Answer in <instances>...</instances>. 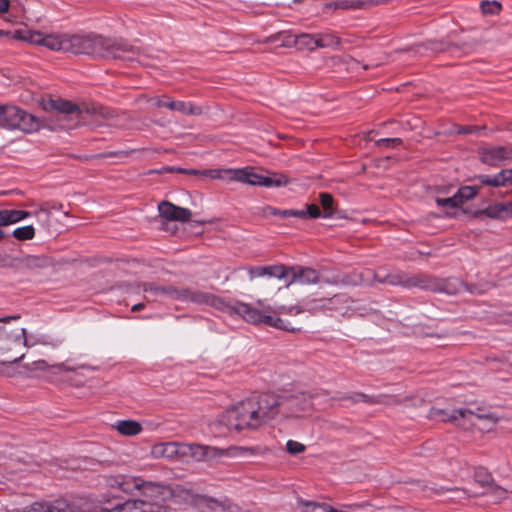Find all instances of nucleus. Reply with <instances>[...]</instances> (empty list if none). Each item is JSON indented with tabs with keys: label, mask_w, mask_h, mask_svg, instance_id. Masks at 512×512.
I'll use <instances>...</instances> for the list:
<instances>
[{
	"label": "nucleus",
	"mask_w": 512,
	"mask_h": 512,
	"mask_svg": "<svg viewBox=\"0 0 512 512\" xmlns=\"http://www.w3.org/2000/svg\"><path fill=\"white\" fill-rule=\"evenodd\" d=\"M12 236L19 241L31 240L35 237V229L32 225L18 227L13 230Z\"/></svg>",
	"instance_id": "2f4dec72"
},
{
	"label": "nucleus",
	"mask_w": 512,
	"mask_h": 512,
	"mask_svg": "<svg viewBox=\"0 0 512 512\" xmlns=\"http://www.w3.org/2000/svg\"><path fill=\"white\" fill-rule=\"evenodd\" d=\"M402 140L400 138H381L375 142L377 146L384 147H395L396 145L401 144Z\"/></svg>",
	"instance_id": "a18cd8bd"
},
{
	"label": "nucleus",
	"mask_w": 512,
	"mask_h": 512,
	"mask_svg": "<svg viewBox=\"0 0 512 512\" xmlns=\"http://www.w3.org/2000/svg\"><path fill=\"white\" fill-rule=\"evenodd\" d=\"M507 176V169H503L495 175H480L478 179L482 184L500 187L508 185Z\"/></svg>",
	"instance_id": "c85d7f7f"
},
{
	"label": "nucleus",
	"mask_w": 512,
	"mask_h": 512,
	"mask_svg": "<svg viewBox=\"0 0 512 512\" xmlns=\"http://www.w3.org/2000/svg\"><path fill=\"white\" fill-rule=\"evenodd\" d=\"M275 418H299L310 413L313 407L312 396L304 391L276 396Z\"/></svg>",
	"instance_id": "0eeeda50"
},
{
	"label": "nucleus",
	"mask_w": 512,
	"mask_h": 512,
	"mask_svg": "<svg viewBox=\"0 0 512 512\" xmlns=\"http://www.w3.org/2000/svg\"><path fill=\"white\" fill-rule=\"evenodd\" d=\"M24 356H25L24 354H21L19 357L14 358V359H12L10 361L13 362V363L19 362L20 360H22L24 358Z\"/></svg>",
	"instance_id": "052dcab7"
},
{
	"label": "nucleus",
	"mask_w": 512,
	"mask_h": 512,
	"mask_svg": "<svg viewBox=\"0 0 512 512\" xmlns=\"http://www.w3.org/2000/svg\"><path fill=\"white\" fill-rule=\"evenodd\" d=\"M0 127L8 130H21L26 133L36 131L39 123L36 118L14 105L0 106Z\"/></svg>",
	"instance_id": "6e6552de"
},
{
	"label": "nucleus",
	"mask_w": 512,
	"mask_h": 512,
	"mask_svg": "<svg viewBox=\"0 0 512 512\" xmlns=\"http://www.w3.org/2000/svg\"><path fill=\"white\" fill-rule=\"evenodd\" d=\"M475 480L483 486L489 485L492 482L491 475L484 468L476 470Z\"/></svg>",
	"instance_id": "37998d69"
},
{
	"label": "nucleus",
	"mask_w": 512,
	"mask_h": 512,
	"mask_svg": "<svg viewBox=\"0 0 512 512\" xmlns=\"http://www.w3.org/2000/svg\"><path fill=\"white\" fill-rule=\"evenodd\" d=\"M306 446L295 440H288L286 443V450L291 455H297L304 452Z\"/></svg>",
	"instance_id": "79ce46f5"
},
{
	"label": "nucleus",
	"mask_w": 512,
	"mask_h": 512,
	"mask_svg": "<svg viewBox=\"0 0 512 512\" xmlns=\"http://www.w3.org/2000/svg\"><path fill=\"white\" fill-rule=\"evenodd\" d=\"M361 3L359 1H350V0H340L336 2L327 3L325 5L326 9H341V10H349V9H358L360 8Z\"/></svg>",
	"instance_id": "c9c22d12"
},
{
	"label": "nucleus",
	"mask_w": 512,
	"mask_h": 512,
	"mask_svg": "<svg viewBox=\"0 0 512 512\" xmlns=\"http://www.w3.org/2000/svg\"><path fill=\"white\" fill-rule=\"evenodd\" d=\"M107 485L136 498L117 504L106 512H173L169 504L170 490L164 486L130 475L110 476Z\"/></svg>",
	"instance_id": "f257e3e1"
},
{
	"label": "nucleus",
	"mask_w": 512,
	"mask_h": 512,
	"mask_svg": "<svg viewBox=\"0 0 512 512\" xmlns=\"http://www.w3.org/2000/svg\"><path fill=\"white\" fill-rule=\"evenodd\" d=\"M352 400L354 402H359V401H364L366 402L367 401V396L364 395V394H361V393H357L355 394L353 397H352Z\"/></svg>",
	"instance_id": "6e6d98bb"
},
{
	"label": "nucleus",
	"mask_w": 512,
	"mask_h": 512,
	"mask_svg": "<svg viewBox=\"0 0 512 512\" xmlns=\"http://www.w3.org/2000/svg\"><path fill=\"white\" fill-rule=\"evenodd\" d=\"M504 206H505L506 217L508 219V218L512 217V201L504 202Z\"/></svg>",
	"instance_id": "864d4df0"
},
{
	"label": "nucleus",
	"mask_w": 512,
	"mask_h": 512,
	"mask_svg": "<svg viewBox=\"0 0 512 512\" xmlns=\"http://www.w3.org/2000/svg\"><path fill=\"white\" fill-rule=\"evenodd\" d=\"M180 453L191 456L195 461H204L208 458L222 456L225 450L202 444H182L180 445Z\"/></svg>",
	"instance_id": "dca6fc26"
},
{
	"label": "nucleus",
	"mask_w": 512,
	"mask_h": 512,
	"mask_svg": "<svg viewBox=\"0 0 512 512\" xmlns=\"http://www.w3.org/2000/svg\"><path fill=\"white\" fill-rule=\"evenodd\" d=\"M249 278L268 276L270 278L283 279L289 276V271L284 265L257 266L248 269Z\"/></svg>",
	"instance_id": "aec40b11"
},
{
	"label": "nucleus",
	"mask_w": 512,
	"mask_h": 512,
	"mask_svg": "<svg viewBox=\"0 0 512 512\" xmlns=\"http://www.w3.org/2000/svg\"><path fill=\"white\" fill-rule=\"evenodd\" d=\"M11 338V342L13 343H21L25 347H33L35 345H44L57 347L59 342L47 335H38V336H26V329L20 328L16 332H12V335H9Z\"/></svg>",
	"instance_id": "f3484780"
},
{
	"label": "nucleus",
	"mask_w": 512,
	"mask_h": 512,
	"mask_svg": "<svg viewBox=\"0 0 512 512\" xmlns=\"http://www.w3.org/2000/svg\"><path fill=\"white\" fill-rule=\"evenodd\" d=\"M265 215L278 216L280 218L296 217V215H302L298 213L297 209H277L272 206H266L264 208Z\"/></svg>",
	"instance_id": "72a5a7b5"
},
{
	"label": "nucleus",
	"mask_w": 512,
	"mask_h": 512,
	"mask_svg": "<svg viewBox=\"0 0 512 512\" xmlns=\"http://www.w3.org/2000/svg\"><path fill=\"white\" fill-rule=\"evenodd\" d=\"M15 38H20L34 45H42L52 51L67 52V33L44 34L39 31H16Z\"/></svg>",
	"instance_id": "1a4fd4ad"
},
{
	"label": "nucleus",
	"mask_w": 512,
	"mask_h": 512,
	"mask_svg": "<svg viewBox=\"0 0 512 512\" xmlns=\"http://www.w3.org/2000/svg\"><path fill=\"white\" fill-rule=\"evenodd\" d=\"M228 451L238 452L240 454H255V448H245V447H232L228 449Z\"/></svg>",
	"instance_id": "09e8293b"
},
{
	"label": "nucleus",
	"mask_w": 512,
	"mask_h": 512,
	"mask_svg": "<svg viewBox=\"0 0 512 512\" xmlns=\"http://www.w3.org/2000/svg\"><path fill=\"white\" fill-rule=\"evenodd\" d=\"M34 215H35L39 220L46 221V220H48V219H49V217H50V212H49L47 209H45V208L41 207V208H39L38 210H36V211L34 212Z\"/></svg>",
	"instance_id": "de8ad7c7"
},
{
	"label": "nucleus",
	"mask_w": 512,
	"mask_h": 512,
	"mask_svg": "<svg viewBox=\"0 0 512 512\" xmlns=\"http://www.w3.org/2000/svg\"><path fill=\"white\" fill-rule=\"evenodd\" d=\"M482 130H483V128H480V127H464L459 130V133L469 134V133H473L474 131L480 132Z\"/></svg>",
	"instance_id": "603ef678"
},
{
	"label": "nucleus",
	"mask_w": 512,
	"mask_h": 512,
	"mask_svg": "<svg viewBox=\"0 0 512 512\" xmlns=\"http://www.w3.org/2000/svg\"><path fill=\"white\" fill-rule=\"evenodd\" d=\"M10 36H12V38L16 39L14 37L15 33L12 35V33L10 31L0 30V37H10Z\"/></svg>",
	"instance_id": "13d9d810"
},
{
	"label": "nucleus",
	"mask_w": 512,
	"mask_h": 512,
	"mask_svg": "<svg viewBox=\"0 0 512 512\" xmlns=\"http://www.w3.org/2000/svg\"><path fill=\"white\" fill-rule=\"evenodd\" d=\"M492 494L495 498L501 500V499L505 498L507 491L505 489L497 486V487L493 488Z\"/></svg>",
	"instance_id": "8fccbe9b"
},
{
	"label": "nucleus",
	"mask_w": 512,
	"mask_h": 512,
	"mask_svg": "<svg viewBox=\"0 0 512 512\" xmlns=\"http://www.w3.org/2000/svg\"><path fill=\"white\" fill-rule=\"evenodd\" d=\"M265 318H266L265 325H268V326H271V327H274L277 329H281V330H286V331L294 330V328L290 326L289 322L281 319L280 317L271 315L270 312H268L267 317H265Z\"/></svg>",
	"instance_id": "f704fd0d"
},
{
	"label": "nucleus",
	"mask_w": 512,
	"mask_h": 512,
	"mask_svg": "<svg viewBox=\"0 0 512 512\" xmlns=\"http://www.w3.org/2000/svg\"><path fill=\"white\" fill-rule=\"evenodd\" d=\"M0 260H2V255L0 254Z\"/></svg>",
	"instance_id": "e2e57ef3"
},
{
	"label": "nucleus",
	"mask_w": 512,
	"mask_h": 512,
	"mask_svg": "<svg viewBox=\"0 0 512 512\" xmlns=\"http://www.w3.org/2000/svg\"><path fill=\"white\" fill-rule=\"evenodd\" d=\"M50 106L54 111L63 116L76 120V125H101V120L109 119L113 116L108 108L95 103L77 106L69 101L56 99L50 101Z\"/></svg>",
	"instance_id": "20e7f679"
},
{
	"label": "nucleus",
	"mask_w": 512,
	"mask_h": 512,
	"mask_svg": "<svg viewBox=\"0 0 512 512\" xmlns=\"http://www.w3.org/2000/svg\"><path fill=\"white\" fill-rule=\"evenodd\" d=\"M225 172L229 174V178L231 180L252 186H260L262 174L254 172L252 168L246 167L241 169H228Z\"/></svg>",
	"instance_id": "4be33fe9"
},
{
	"label": "nucleus",
	"mask_w": 512,
	"mask_h": 512,
	"mask_svg": "<svg viewBox=\"0 0 512 512\" xmlns=\"http://www.w3.org/2000/svg\"><path fill=\"white\" fill-rule=\"evenodd\" d=\"M158 211L162 218L169 221L186 222L192 216V212L188 208L176 206L169 201L159 203Z\"/></svg>",
	"instance_id": "a211bd4d"
},
{
	"label": "nucleus",
	"mask_w": 512,
	"mask_h": 512,
	"mask_svg": "<svg viewBox=\"0 0 512 512\" xmlns=\"http://www.w3.org/2000/svg\"><path fill=\"white\" fill-rule=\"evenodd\" d=\"M457 201L458 200H457V197L455 196V194H453L450 197H445V198L436 197L435 198V202H436L437 206L442 207L444 209H454V208L460 207Z\"/></svg>",
	"instance_id": "58836bf2"
},
{
	"label": "nucleus",
	"mask_w": 512,
	"mask_h": 512,
	"mask_svg": "<svg viewBox=\"0 0 512 512\" xmlns=\"http://www.w3.org/2000/svg\"><path fill=\"white\" fill-rule=\"evenodd\" d=\"M340 45L339 38L333 33H318L317 48L337 49Z\"/></svg>",
	"instance_id": "c756f323"
},
{
	"label": "nucleus",
	"mask_w": 512,
	"mask_h": 512,
	"mask_svg": "<svg viewBox=\"0 0 512 512\" xmlns=\"http://www.w3.org/2000/svg\"><path fill=\"white\" fill-rule=\"evenodd\" d=\"M298 213H302V215H296L297 218H312L316 219L322 217V212L319 207L315 204L308 205L305 210H297Z\"/></svg>",
	"instance_id": "ea45409f"
},
{
	"label": "nucleus",
	"mask_w": 512,
	"mask_h": 512,
	"mask_svg": "<svg viewBox=\"0 0 512 512\" xmlns=\"http://www.w3.org/2000/svg\"><path fill=\"white\" fill-rule=\"evenodd\" d=\"M193 504L200 512H238L239 507L228 498L216 499L206 495H196Z\"/></svg>",
	"instance_id": "f8f14e48"
},
{
	"label": "nucleus",
	"mask_w": 512,
	"mask_h": 512,
	"mask_svg": "<svg viewBox=\"0 0 512 512\" xmlns=\"http://www.w3.org/2000/svg\"><path fill=\"white\" fill-rule=\"evenodd\" d=\"M113 428L124 436H136L142 432L141 424L131 419L118 420L113 424Z\"/></svg>",
	"instance_id": "393cba45"
},
{
	"label": "nucleus",
	"mask_w": 512,
	"mask_h": 512,
	"mask_svg": "<svg viewBox=\"0 0 512 512\" xmlns=\"http://www.w3.org/2000/svg\"><path fill=\"white\" fill-rule=\"evenodd\" d=\"M468 291L472 294H482L485 292V289L478 288L477 286L473 285L471 287H467Z\"/></svg>",
	"instance_id": "5fc2aeb1"
},
{
	"label": "nucleus",
	"mask_w": 512,
	"mask_h": 512,
	"mask_svg": "<svg viewBox=\"0 0 512 512\" xmlns=\"http://www.w3.org/2000/svg\"><path fill=\"white\" fill-rule=\"evenodd\" d=\"M288 184V177L282 173H270L269 175L261 176V187H283Z\"/></svg>",
	"instance_id": "cd10ccee"
},
{
	"label": "nucleus",
	"mask_w": 512,
	"mask_h": 512,
	"mask_svg": "<svg viewBox=\"0 0 512 512\" xmlns=\"http://www.w3.org/2000/svg\"><path fill=\"white\" fill-rule=\"evenodd\" d=\"M270 311L269 307L260 310L248 303L241 301H228L225 313L236 314L241 316L245 321L252 324H265L267 314Z\"/></svg>",
	"instance_id": "9b49d317"
},
{
	"label": "nucleus",
	"mask_w": 512,
	"mask_h": 512,
	"mask_svg": "<svg viewBox=\"0 0 512 512\" xmlns=\"http://www.w3.org/2000/svg\"><path fill=\"white\" fill-rule=\"evenodd\" d=\"M319 201L323 208L322 212V218H331L335 211H334V199L331 194L323 192L319 195Z\"/></svg>",
	"instance_id": "7c9ffc66"
},
{
	"label": "nucleus",
	"mask_w": 512,
	"mask_h": 512,
	"mask_svg": "<svg viewBox=\"0 0 512 512\" xmlns=\"http://www.w3.org/2000/svg\"><path fill=\"white\" fill-rule=\"evenodd\" d=\"M428 418L436 421H450L465 429L470 426H478V422L485 421L487 425L483 429L488 431L491 430L497 422V418L494 415L484 412L480 407H477L476 410L471 408H459L453 410L451 413L442 409L431 408L428 413Z\"/></svg>",
	"instance_id": "39448f33"
},
{
	"label": "nucleus",
	"mask_w": 512,
	"mask_h": 512,
	"mask_svg": "<svg viewBox=\"0 0 512 512\" xmlns=\"http://www.w3.org/2000/svg\"><path fill=\"white\" fill-rule=\"evenodd\" d=\"M5 237V233L2 229H0V240Z\"/></svg>",
	"instance_id": "680f3d73"
},
{
	"label": "nucleus",
	"mask_w": 512,
	"mask_h": 512,
	"mask_svg": "<svg viewBox=\"0 0 512 512\" xmlns=\"http://www.w3.org/2000/svg\"><path fill=\"white\" fill-rule=\"evenodd\" d=\"M291 277L289 284L299 283L302 285L316 284L320 281L319 273L310 267H287Z\"/></svg>",
	"instance_id": "6ab92c4d"
},
{
	"label": "nucleus",
	"mask_w": 512,
	"mask_h": 512,
	"mask_svg": "<svg viewBox=\"0 0 512 512\" xmlns=\"http://www.w3.org/2000/svg\"><path fill=\"white\" fill-rule=\"evenodd\" d=\"M10 0H0V15L9 10Z\"/></svg>",
	"instance_id": "3c124183"
},
{
	"label": "nucleus",
	"mask_w": 512,
	"mask_h": 512,
	"mask_svg": "<svg viewBox=\"0 0 512 512\" xmlns=\"http://www.w3.org/2000/svg\"><path fill=\"white\" fill-rule=\"evenodd\" d=\"M480 8L484 15H497L500 13L502 6L500 2L496 0H485L481 2Z\"/></svg>",
	"instance_id": "e433bc0d"
},
{
	"label": "nucleus",
	"mask_w": 512,
	"mask_h": 512,
	"mask_svg": "<svg viewBox=\"0 0 512 512\" xmlns=\"http://www.w3.org/2000/svg\"><path fill=\"white\" fill-rule=\"evenodd\" d=\"M155 105L157 107H166L172 111H178L184 115L202 114V108L200 106L194 105L192 102L189 101H165L163 99L158 98Z\"/></svg>",
	"instance_id": "412c9836"
},
{
	"label": "nucleus",
	"mask_w": 512,
	"mask_h": 512,
	"mask_svg": "<svg viewBox=\"0 0 512 512\" xmlns=\"http://www.w3.org/2000/svg\"><path fill=\"white\" fill-rule=\"evenodd\" d=\"M342 300L341 295H335L332 298L327 299H313L304 302L302 305L295 306H280L278 313H284L289 315H298L302 312H318L332 310L335 304H338Z\"/></svg>",
	"instance_id": "9d476101"
},
{
	"label": "nucleus",
	"mask_w": 512,
	"mask_h": 512,
	"mask_svg": "<svg viewBox=\"0 0 512 512\" xmlns=\"http://www.w3.org/2000/svg\"><path fill=\"white\" fill-rule=\"evenodd\" d=\"M478 153L481 162L489 166H498L512 159V148L507 146L482 147Z\"/></svg>",
	"instance_id": "2eb2a0df"
},
{
	"label": "nucleus",
	"mask_w": 512,
	"mask_h": 512,
	"mask_svg": "<svg viewBox=\"0 0 512 512\" xmlns=\"http://www.w3.org/2000/svg\"><path fill=\"white\" fill-rule=\"evenodd\" d=\"M375 278L380 283H386L393 286H403L406 288L426 287V282L418 275L397 272L381 276L380 273L377 272L375 274Z\"/></svg>",
	"instance_id": "4468645a"
},
{
	"label": "nucleus",
	"mask_w": 512,
	"mask_h": 512,
	"mask_svg": "<svg viewBox=\"0 0 512 512\" xmlns=\"http://www.w3.org/2000/svg\"><path fill=\"white\" fill-rule=\"evenodd\" d=\"M25 264L28 267H41L44 264V260L38 256H27L25 259Z\"/></svg>",
	"instance_id": "49530a36"
},
{
	"label": "nucleus",
	"mask_w": 512,
	"mask_h": 512,
	"mask_svg": "<svg viewBox=\"0 0 512 512\" xmlns=\"http://www.w3.org/2000/svg\"><path fill=\"white\" fill-rule=\"evenodd\" d=\"M51 506L40 503V502H34L29 506L22 507V508H13L9 510L8 512H51L50 511Z\"/></svg>",
	"instance_id": "4c0bfd02"
},
{
	"label": "nucleus",
	"mask_w": 512,
	"mask_h": 512,
	"mask_svg": "<svg viewBox=\"0 0 512 512\" xmlns=\"http://www.w3.org/2000/svg\"><path fill=\"white\" fill-rule=\"evenodd\" d=\"M51 512H76L66 501L58 500L50 508Z\"/></svg>",
	"instance_id": "c03bdc74"
},
{
	"label": "nucleus",
	"mask_w": 512,
	"mask_h": 512,
	"mask_svg": "<svg viewBox=\"0 0 512 512\" xmlns=\"http://www.w3.org/2000/svg\"><path fill=\"white\" fill-rule=\"evenodd\" d=\"M151 453L155 457L172 458L180 453V447L178 448L177 443L174 442L158 443L152 447Z\"/></svg>",
	"instance_id": "bb28decb"
},
{
	"label": "nucleus",
	"mask_w": 512,
	"mask_h": 512,
	"mask_svg": "<svg viewBox=\"0 0 512 512\" xmlns=\"http://www.w3.org/2000/svg\"><path fill=\"white\" fill-rule=\"evenodd\" d=\"M67 52L93 57L133 60L138 48L98 34H68Z\"/></svg>",
	"instance_id": "7ed1b4c3"
},
{
	"label": "nucleus",
	"mask_w": 512,
	"mask_h": 512,
	"mask_svg": "<svg viewBox=\"0 0 512 512\" xmlns=\"http://www.w3.org/2000/svg\"><path fill=\"white\" fill-rule=\"evenodd\" d=\"M454 194L457 197L459 206H461L464 202L473 199L477 194V190L472 186H463Z\"/></svg>",
	"instance_id": "473e14b6"
},
{
	"label": "nucleus",
	"mask_w": 512,
	"mask_h": 512,
	"mask_svg": "<svg viewBox=\"0 0 512 512\" xmlns=\"http://www.w3.org/2000/svg\"><path fill=\"white\" fill-rule=\"evenodd\" d=\"M304 512H334V509L327 504L311 502L305 505Z\"/></svg>",
	"instance_id": "a19ab883"
},
{
	"label": "nucleus",
	"mask_w": 512,
	"mask_h": 512,
	"mask_svg": "<svg viewBox=\"0 0 512 512\" xmlns=\"http://www.w3.org/2000/svg\"><path fill=\"white\" fill-rule=\"evenodd\" d=\"M24 368L27 370L28 374L33 377L48 376L62 372L75 371V368L69 366L66 362L50 365L42 359L27 363L24 365Z\"/></svg>",
	"instance_id": "ddd939ff"
},
{
	"label": "nucleus",
	"mask_w": 512,
	"mask_h": 512,
	"mask_svg": "<svg viewBox=\"0 0 512 512\" xmlns=\"http://www.w3.org/2000/svg\"><path fill=\"white\" fill-rule=\"evenodd\" d=\"M276 403V395L270 393L249 397L226 410L210 424V430L217 437H225L232 431L257 429L275 419Z\"/></svg>",
	"instance_id": "f03ea898"
},
{
	"label": "nucleus",
	"mask_w": 512,
	"mask_h": 512,
	"mask_svg": "<svg viewBox=\"0 0 512 512\" xmlns=\"http://www.w3.org/2000/svg\"><path fill=\"white\" fill-rule=\"evenodd\" d=\"M31 215V212L24 210L0 209V227L17 223L26 219L27 217H30Z\"/></svg>",
	"instance_id": "b1692460"
},
{
	"label": "nucleus",
	"mask_w": 512,
	"mask_h": 512,
	"mask_svg": "<svg viewBox=\"0 0 512 512\" xmlns=\"http://www.w3.org/2000/svg\"><path fill=\"white\" fill-rule=\"evenodd\" d=\"M476 217H482L486 216L490 219H497V220H505L507 219L506 213H505V206L504 202L501 203H495L492 205H489L488 207L484 209H480L476 211L475 213Z\"/></svg>",
	"instance_id": "a878e982"
},
{
	"label": "nucleus",
	"mask_w": 512,
	"mask_h": 512,
	"mask_svg": "<svg viewBox=\"0 0 512 512\" xmlns=\"http://www.w3.org/2000/svg\"><path fill=\"white\" fill-rule=\"evenodd\" d=\"M145 307V304L144 303H137L135 305L132 306V311L136 312V311H140L142 310L143 308Z\"/></svg>",
	"instance_id": "4d7b16f0"
},
{
	"label": "nucleus",
	"mask_w": 512,
	"mask_h": 512,
	"mask_svg": "<svg viewBox=\"0 0 512 512\" xmlns=\"http://www.w3.org/2000/svg\"><path fill=\"white\" fill-rule=\"evenodd\" d=\"M149 291L164 294L167 297L182 302L213 307L222 312L226 311L229 300L215 294L190 288L177 289L174 287H151Z\"/></svg>",
	"instance_id": "423d86ee"
},
{
	"label": "nucleus",
	"mask_w": 512,
	"mask_h": 512,
	"mask_svg": "<svg viewBox=\"0 0 512 512\" xmlns=\"http://www.w3.org/2000/svg\"><path fill=\"white\" fill-rule=\"evenodd\" d=\"M295 44L299 49H307L313 51L317 49V34L301 33L289 36L287 44Z\"/></svg>",
	"instance_id": "5701e85b"
},
{
	"label": "nucleus",
	"mask_w": 512,
	"mask_h": 512,
	"mask_svg": "<svg viewBox=\"0 0 512 512\" xmlns=\"http://www.w3.org/2000/svg\"><path fill=\"white\" fill-rule=\"evenodd\" d=\"M507 175L508 185H512V169H507Z\"/></svg>",
	"instance_id": "bf43d9fd"
}]
</instances>
